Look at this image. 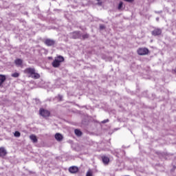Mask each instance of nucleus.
<instances>
[{
	"label": "nucleus",
	"mask_w": 176,
	"mask_h": 176,
	"mask_svg": "<svg viewBox=\"0 0 176 176\" xmlns=\"http://www.w3.org/2000/svg\"><path fill=\"white\" fill-rule=\"evenodd\" d=\"M86 176H93V172L91 170L87 171Z\"/></svg>",
	"instance_id": "nucleus-20"
},
{
	"label": "nucleus",
	"mask_w": 176,
	"mask_h": 176,
	"mask_svg": "<svg viewBox=\"0 0 176 176\" xmlns=\"http://www.w3.org/2000/svg\"><path fill=\"white\" fill-rule=\"evenodd\" d=\"M14 137H20L21 133L19 131H15L14 133Z\"/></svg>",
	"instance_id": "nucleus-19"
},
{
	"label": "nucleus",
	"mask_w": 176,
	"mask_h": 176,
	"mask_svg": "<svg viewBox=\"0 0 176 176\" xmlns=\"http://www.w3.org/2000/svg\"><path fill=\"white\" fill-rule=\"evenodd\" d=\"M60 65H61V63H59L58 60L56 59L52 62V66L54 68H58Z\"/></svg>",
	"instance_id": "nucleus-10"
},
{
	"label": "nucleus",
	"mask_w": 176,
	"mask_h": 176,
	"mask_svg": "<svg viewBox=\"0 0 176 176\" xmlns=\"http://www.w3.org/2000/svg\"><path fill=\"white\" fill-rule=\"evenodd\" d=\"M6 80V76L3 75H0V87H2V85H3V82Z\"/></svg>",
	"instance_id": "nucleus-9"
},
{
	"label": "nucleus",
	"mask_w": 176,
	"mask_h": 176,
	"mask_svg": "<svg viewBox=\"0 0 176 176\" xmlns=\"http://www.w3.org/2000/svg\"><path fill=\"white\" fill-rule=\"evenodd\" d=\"M74 133L78 137H80L82 135V131L79 129H75Z\"/></svg>",
	"instance_id": "nucleus-16"
},
{
	"label": "nucleus",
	"mask_w": 176,
	"mask_h": 176,
	"mask_svg": "<svg viewBox=\"0 0 176 176\" xmlns=\"http://www.w3.org/2000/svg\"><path fill=\"white\" fill-rule=\"evenodd\" d=\"M82 36L83 39H87V38H89V34H83Z\"/></svg>",
	"instance_id": "nucleus-21"
},
{
	"label": "nucleus",
	"mask_w": 176,
	"mask_h": 176,
	"mask_svg": "<svg viewBox=\"0 0 176 176\" xmlns=\"http://www.w3.org/2000/svg\"><path fill=\"white\" fill-rule=\"evenodd\" d=\"M40 115L43 118H47L50 116V111L41 109H40Z\"/></svg>",
	"instance_id": "nucleus-3"
},
{
	"label": "nucleus",
	"mask_w": 176,
	"mask_h": 176,
	"mask_svg": "<svg viewBox=\"0 0 176 176\" xmlns=\"http://www.w3.org/2000/svg\"><path fill=\"white\" fill-rule=\"evenodd\" d=\"M102 162L104 163V164H108V163H109V157H108L107 156H102Z\"/></svg>",
	"instance_id": "nucleus-11"
},
{
	"label": "nucleus",
	"mask_w": 176,
	"mask_h": 176,
	"mask_svg": "<svg viewBox=\"0 0 176 176\" xmlns=\"http://www.w3.org/2000/svg\"><path fill=\"white\" fill-rule=\"evenodd\" d=\"M96 1H99L100 0H96Z\"/></svg>",
	"instance_id": "nucleus-29"
},
{
	"label": "nucleus",
	"mask_w": 176,
	"mask_h": 176,
	"mask_svg": "<svg viewBox=\"0 0 176 176\" xmlns=\"http://www.w3.org/2000/svg\"><path fill=\"white\" fill-rule=\"evenodd\" d=\"M108 122H109V120L107 119V120H104L102 121V123L104 124L105 123H108Z\"/></svg>",
	"instance_id": "nucleus-22"
},
{
	"label": "nucleus",
	"mask_w": 176,
	"mask_h": 176,
	"mask_svg": "<svg viewBox=\"0 0 176 176\" xmlns=\"http://www.w3.org/2000/svg\"><path fill=\"white\" fill-rule=\"evenodd\" d=\"M16 65H18L19 67H20V65H22L23 64V60L21 59H16L14 61Z\"/></svg>",
	"instance_id": "nucleus-15"
},
{
	"label": "nucleus",
	"mask_w": 176,
	"mask_h": 176,
	"mask_svg": "<svg viewBox=\"0 0 176 176\" xmlns=\"http://www.w3.org/2000/svg\"><path fill=\"white\" fill-rule=\"evenodd\" d=\"M78 167L76 166H71L69 168V173H71L72 174H75L76 173H78Z\"/></svg>",
	"instance_id": "nucleus-7"
},
{
	"label": "nucleus",
	"mask_w": 176,
	"mask_h": 176,
	"mask_svg": "<svg viewBox=\"0 0 176 176\" xmlns=\"http://www.w3.org/2000/svg\"><path fill=\"white\" fill-rule=\"evenodd\" d=\"M156 21H159V17L156 18Z\"/></svg>",
	"instance_id": "nucleus-28"
},
{
	"label": "nucleus",
	"mask_w": 176,
	"mask_h": 176,
	"mask_svg": "<svg viewBox=\"0 0 176 176\" xmlns=\"http://www.w3.org/2000/svg\"><path fill=\"white\" fill-rule=\"evenodd\" d=\"M55 138L57 141H61L63 140V135L60 133H56L55 135Z\"/></svg>",
	"instance_id": "nucleus-13"
},
{
	"label": "nucleus",
	"mask_w": 176,
	"mask_h": 176,
	"mask_svg": "<svg viewBox=\"0 0 176 176\" xmlns=\"http://www.w3.org/2000/svg\"><path fill=\"white\" fill-rule=\"evenodd\" d=\"M155 13H162V11H155Z\"/></svg>",
	"instance_id": "nucleus-26"
},
{
	"label": "nucleus",
	"mask_w": 176,
	"mask_h": 176,
	"mask_svg": "<svg viewBox=\"0 0 176 176\" xmlns=\"http://www.w3.org/2000/svg\"><path fill=\"white\" fill-rule=\"evenodd\" d=\"M151 34L154 36H157V35L162 34V30L161 29H155L153 31L151 32Z\"/></svg>",
	"instance_id": "nucleus-5"
},
{
	"label": "nucleus",
	"mask_w": 176,
	"mask_h": 176,
	"mask_svg": "<svg viewBox=\"0 0 176 176\" xmlns=\"http://www.w3.org/2000/svg\"><path fill=\"white\" fill-rule=\"evenodd\" d=\"M24 74L29 75V78H32V79H39L41 78V75L36 73L35 68L28 67L24 70Z\"/></svg>",
	"instance_id": "nucleus-1"
},
{
	"label": "nucleus",
	"mask_w": 176,
	"mask_h": 176,
	"mask_svg": "<svg viewBox=\"0 0 176 176\" xmlns=\"http://www.w3.org/2000/svg\"><path fill=\"white\" fill-rule=\"evenodd\" d=\"M55 60H57V61H58V63L61 64V63H63L64 61V57H63L62 56H59L56 57Z\"/></svg>",
	"instance_id": "nucleus-14"
},
{
	"label": "nucleus",
	"mask_w": 176,
	"mask_h": 176,
	"mask_svg": "<svg viewBox=\"0 0 176 176\" xmlns=\"http://www.w3.org/2000/svg\"><path fill=\"white\" fill-rule=\"evenodd\" d=\"M126 2H133L134 0H125Z\"/></svg>",
	"instance_id": "nucleus-25"
},
{
	"label": "nucleus",
	"mask_w": 176,
	"mask_h": 176,
	"mask_svg": "<svg viewBox=\"0 0 176 176\" xmlns=\"http://www.w3.org/2000/svg\"><path fill=\"white\" fill-rule=\"evenodd\" d=\"M30 138L34 144H36V142H38V139L36 138V136L35 135H31L30 136Z\"/></svg>",
	"instance_id": "nucleus-12"
},
{
	"label": "nucleus",
	"mask_w": 176,
	"mask_h": 176,
	"mask_svg": "<svg viewBox=\"0 0 176 176\" xmlns=\"http://www.w3.org/2000/svg\"><path fill=\"white\" fill-rule=\"evenodd\" d=\"M6 150L3 147L0 148V157H5L6 156Z\"/></svg>",
	"instance_id": "nucleus-8"
},
{
	"label": "nucleus",
	"mask_w": 176,
	"mask_h": 176,
	"mask_svg": "<svg viewBox=\"0 0 176 176\" xmlns=\"http://www.w3.org/2000/svg\"><path fill=\"white\" fill-rule=\"evenodd\" d=\"M100 30H104L105 28V26H104V25H101L100 26Z\"/></svg>",
	"instance_id": "nucleus-23"
},
{
	"label": "nucleus",
	"mask_w": 176,
	"mask_h": 176,
	"mask_svg": "<svg viewBox=\"0 0 176 176\" xmlns=\"http://www.w3.org/2000/svg\"><path fill=\"white\" fill-rule=\"evenodd\" d=\"M45 44L47 46H54V45H56V41H54L53 39H50V38H47L45 41Z\"/></svg>",
	"instance_id": "nucleus-4"
},
{
	"label": "nucleus",
	"mask_w": 176,
	"mask_h": 176,
	"mask_svg": "<svg viewBox=\"0 0 176 176\" xmlns=\"http://www.w3.org/2000/svg\"><path fill=\"white\" fill-rule=\"evenodd\" d=\"M58 97H59L60 101H63V96L59 95Z\"/></svg>",
	"instance_id": "nucleus-24"
},
{
	"label": "nucleus",
	"mask_w": 176,
	"mask_h": 176,
	"mask_svg": "<svg viewBox=\"0 0 176 176\" xmlns=\"http://www.w3.org/2000/svg\"><path fill=\"white\" fill-rule=\"evenodd\" d=\"M12 78H19L20 76V74L19 73H14L12 74Z\"/></svg>",
	"instance_id": "nucleus-18"
},
{
	"label": "nucleus",
	"mask_w": 176,
	"mask_h": 176,
	"mask_svg": "<svg viewBox=\"0 0 176 176\" xmlns=\"http://www.w3.org/2000/svg\"><path fill=\"white\" fill-rule=\"evenodd\" d=\"M148 53H149V50L146 47H142L138 50V54H139V56H146Z\"/></svg>",
	"instance_id": "nucleus-2"
},
{
	"label": "nucleus",
	"mask_w": 176,
	"mask_h": 176,
	"mask_svg": "<svg viewBox=\"0 0 176 176\" xmlns=\"http://www.w3.org/2000/svg\"><path fill=\"white\" fill-rule=\"evenodd\" d=\"M71 35L73 39H78V38H80V33L79 32H74Z\"/></svg>",
	"instance_id": "nucleus-6"
},
{
	"label": "nucleus",
	"mask_w": 176,
	"mask_h": 176,
	"mask_svg": "<svg viewBox=\"0 0 176 176\" xmlns=\"http://www.w3.org/2000/svg\"><path fill=\"white\" fill-rule=\"evenodd\" d=\"M122 8H123V2L120 1L118 5V10H122Z\"/></svg>",
	"instance_id": "nucleus-17"
},
{
	"label": "nucleus",
	"mask_w": 176,
	"mask_h": 176,
	"mask_svg": "<svg viewBox=\"0 0 176 176\" xmlns=\"http://www.w3.org/2000/svg\"><path fill=\"white\" fill-rule=\"evenodd\" d=\"M98 5H99L100 6H101L102 3H101V2H99V3H98Z\"/></svg>",
	"instance_id": "nucleus-27"
}]
</instances>
